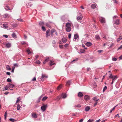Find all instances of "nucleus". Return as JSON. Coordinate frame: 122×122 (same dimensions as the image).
Instances as JSON below:
<instances>
[{"label":"nucleus","mask_w":122,"mask_h":122,"mask_svg":"<svg viewBox=\"0 0 122 122\" xmlns=\"http://www.w3.org/2000/svg\"><path fill=\"white\" fill-rule=\"evenodd\" d=\"M48 76H46L45 74H42V76L41 77H39L38 78V80L40 81V82H42V81L44 80V78H47Z\"/></svg>","instance_id":"obj_1"},{"label":"nucleus","mask_w":122,"mask_h":122,"mask_svg":"<svg viewBox=\"0 0 122 122\" xmlns=\"http://www.w3.org/2000/svg\"><path fill=\"white\" fill-rule=\"evenodd\" d=\"M79 39V37L77 34H75L74 35L73 40L75 41H78Z\"/></svg>","instance_id":"obj_2"},{"label":"nucleus","mask_w":122,"mask_h":122,"mask_svg":"<svg viewBox=\"0 0 122 122\" xmlns=\"http://www.w3.org/2000/svg\"><path fill=\"white\" fill-rule=\"evenodd\" d=\"M77 19L78 20H81L82 19L83 16L81 14H79L77 16Z\"/></svg>","instance_id":"obj_3"},{"label":"nucleus","mask_w":122,"mask_h":122,"mask_svg":"<svg viewBox=\"0 0 122 122\" xmlns=\"http://www.w3.org/2000/svg\"><path fill=\"white\" fill-rule=\"evenodd\" d=\"M46 107L47 105H44L41 107V109L43 112H44L46 110Z\"/></svg>","instance_id":"obj_4"},{"label":"nucleus","mask_w":122,"mask_h":122,"mask_svg":"<svg viewBox=\"0 0 122 122\" xmlns=\"http://www.w3.org/2000/svg\"><path fill=\"white\" fill-rule=\"evenodd\" d=\"M51 58V57H47L46 58H45V61L43 62V63L44 64H45L46 62H47L49 61H50V58Z\"/></svg>","instance_id":"obj_5"},{"label":"nucleus","mask_w":122,"mask_h":122,"mask_svg":"<svg viewBox=\"0 0 122 122\" xmlns=\"http://www.w3.org/2000/svg\"><path fill=\"white\" fill-rule=\"evenodd\" d=\"M100 22L102 23H104L105 22V19L104 18L102 17L100 19Z\"/></svg>","instance_id":"obj_6"},{"label":"nucleus","mask_w":122,"mask_h":122,"mask_svg":"<svg viewBox=\"0 0 122 122\" xmlns=\"http://www.w3.org/2000/svg\"><path fill=\"white\" fill-rule=\"evenodd\" d=\"M50 30L49 29L48 30H47L46 32V36L47 37H48L49 36H50V34H49V32Z\"/></svg>","instance_id":"obj_7"},{"label":"nucleus","mask_w":122,"mask_h":122,"mask_svg":"<svg viewBox=\"0 0 122 122\" xmlns=\"http://www.w3.org/2000/svg\"><path fill=\"white\" fill-rule=\"evenodd\" d=\"M86 45L88 47H89L92 45V43L90 42H87L86 44Z\"/></svg>","instance_id":"obj_8"},{"label":"nucleus","mask_w":122,"mask_h":122,"mask_svg":"<svg viewBox=\"0 0 122 122\" xmlns=\"http://www.w3.org/2000/svg\"><path fill=\"white\" fill-rule=\"evenodd\" d=\"M62 98H66L67 97V95L66 94L62 93L61 95Z\"/></svg>","instance_id":"obj_9"},{"label":"nucleus","mask_w":122,"mask_h":122,"mask_svg":"<svg viewBox=\"0 0 122 122\" xmlns=\"http://www.w3.org/2000/svg\"><path fill=\"white\" fill-rule=\"evenodd\" d=\"M84 98L85 99L86 101L90 99L89 96L87 95H85L84 96Z\"/></svg>","instance_id":"obj_10"},{"label":"nucleus","mask_w":122,"mask_h":122,"mask_svg":"<svg viewBox=\"0 0 122 122\" xmlns=\"http://www.w3.org/2000/svg\"><path fill=\"white\" fill-rule=\"evenodd\" d=\"M97 6L96 4H92L91 6V8L92 9H94Z\"/></svg>","instance_id":"obj_11"},{"label":"nucleus","mask_w":122,"mask_h":122,"mask_svg":"<svg viewBox=\"0 0 122 122\" xmlns=\"http://www.w3.org/2000/svg\"><path fill=\"white\" fill-rule=\"evenodd\" d=\"M122 39V35H120L119 36L118 38L117 39V42H118L120 40H121Z\"/></svg>","instance_id":"obj_12"},{"label":"nucleus","mask_w":122,"mask_h":122,"mask_svg":"<svg viewBox=\"0 0 122 122\" xmlns=\"http://www.w3.org/2000/svg\"><path fill=\"white\" fill-rule=\"evenodd\" d=\"M117 78V77L116 76H113L112 78L113 80V81H114L115 80H116Z\"/></svg>","instance_id":"obj_13"},{"label":"nucleus","mask_w":122,"mask_h":122,"mask_svg":"<svg viewBox=\"0 0 122 122\" xmlns=\"http://www.w3.org/2000/svg\"><path fill=\"white\" fill-rule=\"evenodd\" d=\"M95 38L96 40H99L101 39L100 38L99 35H96L95 36Z\"/></svg>","instance_id":"obj_14"},{"label":"nucleus","mask_w":122,"mask_h":122,"mask_svg":"<svg viewBox=\"0 0 122 122\" xmlns=\"http://www.w3.org/2000/svg\"><path fill=\"white\" fill-rule=\"evenodd\" d=\"M50 66H52L54 64V61H52L51 60H50Z\"/></svg>","instance_id":"obj_15"},{"label":"nucleus","mask_w":122,"mask_h":122,"mask_svg":"<svg viewBox=\"0 0 122 122\" xmlns=\"http://www.w3.org/2000/svg\"><path fill=\"white\" fill-rule=\"evenodd\" d=\"M11 46V44L9 43H6V47L8 48L10 47Z\"/></svg>","instance_id":"obj_16"},{"label":"nucleus","mask_w":122,"mask_h":122,"mask_svg":"<svg viewBox=\"0 0 122 122\" xmlns=\"http://www.w3.org/2000/svg\"><path fill=\"white\" fill-rule=\"evenodd\" d=\"M78 96L79 97H81L83 96V94L81 92H79L78 93Z\"/></svg>","instance_id":"obj_17"},{"label":"nucleus","mask_w":122,"mask_h":122,"mask_svg":"<svg viewBox=\"0 0 122 122\" xmlns=\"http://www.w3.org/2000/svg\"><path fill=\"white\" fill-rule=\"evenodd\" d=\"M66 30L67 32H69L71 30V27H66Z\"/></svg>","instance_id":"obj_18"},{"label":"nucleus","mask_w":122,"mask_h":122,"mask_svg":"<svg viewBox=\"0 0 122 122\" xmlns=\"http://www.w3.org/2000/svg\"><path fill=\"white\" fill-rule=\"evenodd\" d=\"M90 108L89 107L87 106L85 107V110L86 111H88L89 110Z\"/></svg>","instance_id":"obj_19"},{"label":"nucleus","mask_w":122,"mask_h":122,"mask_svg":"<svg viewBox=\"0 0 122 122\" xmlns=\"http://www.w3.org/2000/svg\"><path fill=\"white\" fill-rule=\"evenodd\" d=\"M9 85H6L4 87V88L3 90H8L9 88Z\"/></svg>","instance_id":"obj_20"},{"label":"nucleus","mask_w":122,"mask_h":122,"mask_svg":"<svg viewBox=\"0 0 122 122\" xmlns=\"http://www.w3.org/2000/svg\"><path fill=\"white\" fill-rule=\"evenodd\" d=\"M9 88H13L14 86V85L13 84H12L10 83L9 84Z\"/></svg>","instance_id":"obj_21"},{"label":"nucleus","mask_w":122,"mask_h":122,"mask_svg":"<svg viewBox=\"0 0 122 122\" xmlns=\"http://www.w3.org/2000/svg\"><path fill=\"white\" fill-rule=\"evenodd\" d=\"M32 116L33 117L35 118H36L37 117V116L35 113H32Z\"/></svg>","instance_id":"obj_22"},{"label":"nucleus","mask_w":122,"mask_h":122,"mask_svg":"<svg viewBox=\"0 0 122 122\" xmlns=\"http://www.w3.org/2000/svg\"><path fill=\"white\" fill-rule=\"evenodd\" d=\"M71 24L69 23H67L66 24V27H71Z\"/></svg>","instance_id":"obj_23"},{"label":"nucleus","mask_w":122,"mask_h":122,"mask_svg":"<svg viewBox=\"0 0 122 122\" xmlns=\"http://www.w3.org/2000/svg\"><path fill=\"white\" fill-rule=\"evenodd\" d=\"M75 26L77 30H78L79 29V26L78 24H76L75 25Z\"/></svg>","instance_id":"obj_24"},{"label":"nucleus","mask_w":122,"mask_h":122,"mask_svg":"<svg viewBox=\"0 0 122 122\" xmlns=\"http://www.w3.org/2000/svg\"><path fill=\"white\" fill-rule=\"evenodd\" d=\"M6 70H7L10 71L11 70V68L10 66L8 65H7L6 66Z\"/></svg>","instance_id":"obj_25"},{"label":"nucleus","mask_w":122,"mask_h":122,"mask_svg":"<svg viewBox=\"0 0 122 122\" xmlns=\"http://www.w3.org/2000/svg\"><path fill=\"white\" fill-rule=\"evenodd\" d=\"M26 51L28 53V54L31 53V52L30 51V48H28L26 50Z\"/></svg>","instance_id":"obj_26"},{"label":"nucleus","mask_w":122,"mask_h":122,"mask_svg":"<svg viewBox=\"0 0 122 122\" xmlns=\"http://www.w3.org/2000/svg\"><path fill=\"white\" fill-rule=\"evenodd\" d=\"M118 104L117 105H116V106H115L114 107H113V109L111 110H110V112H109L110 113H111L112 112V111H113V110H114L115 109V107L117 106L118 105V104Z\"/></svg>","instance_id":"obj_27"},{"label":"nucleus","mask_w":122,"mask_h":122,"mask_svg":"<svg viewBox=\"0 0 122 122\" xmlns=\"http://www.w3.org/2000/svg\"><path fill=\"white\" fill-rule=\"evenodd\" d=\"M61 40L64 43L66 41V39L65 38H62Z\"/></svg>","instance_id":"obj_28"},{"label":"nucleus","mask_w":122,"mask_h":122,"mask_svg":"<svg viewBox=\"0 0 122 122\" xmlns=\"http://www.w3.org/2000/svg\"><path fill=\"white\" fill-rule=\"evenodd\" d=\"M115 23L117 25H119V20L117 19L116 20Z\"/></svg>","instance_id":"obj_29"},{"label":"nucleus","mask_w":122,"mask_h":122,"mask_svg":"<svg viewBox=\"0 0 122 122\" xmlns=\"http://www.w3.org/2000/svg\"><path fill=\"white\" fill-rule=\"evenodd\" d=\"M21 44L22 45H24L25 44H28V43L27 42L22 41L21 42Z\"/></svg>","instance_id":"obj_30"},{"label":"nucleus","mask_w":122,"mask_h":122,"mask_svg":"<svg viewBox=\"0 0 122 122\" xmlns=\"http://www.w3.org/2000/svg\"><path fill=\"white\" fill-rule=\"evenodd\" d=\"M48 97H47L46 96L44 97H43V98L42 99V100L43 101H45L47 98Z\"/></svg>","instance_id":"obj_31"},{"label":"nucleus","mask_w":122,"mask_h":122,"mask_svg":"<svg viewBox=\"0 0 122 122\" xmlns=\"http://www.w3.org/2000/svg\"><path fill=\"white\" fill-rule=\"evenodd\" d=\"M71 83V81L68 80L67 81L66 83V84L67 85H68L69 86H70Z\"/></svg>","instance_id":"obj_32"},{"label":"nucleus","mask_w":122,"mask_h":122,"mask_svg":"<svg viewBox=\"0 0 122 122\" xmlns=\"http://www.w3.org/2000/svg\"><path fill=\"white\" fill-rule=\"evenodd\" d=\"M93 99L95 102H97L99 100V99H97L96 97H94Z\"/></svg>","instance_id":"obj_33"},{"label":"nucleus","mask_w":122,"mask_h":122,"mask_svg":"<svg viewBox=\"0 0 122 122\" xmlns=\"http://www.w3.org/2000/svg\"><path fill=\"white\" fill-rule=\"evenodd\" d=\"M9 15L6 14L4 15V18H6L9 17Z\"/></svg>","instance_id":"obj_34"},{"label":"nucleus","mask_w":122,"mask_h":122,"mask_svg":"<svg viewBox=\"0 0 122 122\" xmlns=\"http://www.w3.org/2000/svg\"><path fill=\"white\" fill-rule=\"evenodd\" d=\"M12 37L14 38H16V36L15 33H14L12 34Z\"/></svg>","instance_id":"obj_35"},{"label":"nucleus","mask_w":122,"mask_h":122,"mask_svg":"<svg viewBox=\"0 0 122 122\" xmlns=\"http://www.w3.org/2000/svg\"><path fill=\"white\" fill-rule=\"evenodd\" d=\"M20 108V105L18 104L17 106V109L18 110H19Z\"/></svg>","instance_id":"obj_36"},{"label":"nucleus","mask_w":122,"mask_h":122,"mask_svg":"<svg viewBox=\"0 0 122 122\" xmlns=\"http://www.w3.org/2000/svg\"><path fill=\"white\" fill-rule=\"evenodd\" d=\"M62 87V85H60L57 88V90H59Z\"/></svg>","instance_id":"obj_37"},{"label":"nucleus","mask_w":122,"mask_h":122,"mask_svg":"<svg viewBox=\"0 0 122 122\" xmlns=\"http://www.w3.org/2000/svg\"><path fill=\"white\" fill-rule=\"evenodd\" d=\"M56 30L55 29H52L51 31V34H53L54 32H55Z\"/></svg>","instance_id":"obj_38"},{"label":"nucleus","mask_w":122,"mask_h":122,"mask_svg":"<svg viewBox=\"0 0 122 122\" xmlns=\"http://www.w3.org/2000/svg\"><path fill=\"white\" fill-rule=\"evenodd\" d=\"M20 97H18L17 98V100L16 102L15 103H17L19 101H20L21 100L19 99V98Z\"/></svg>","instance_id":"obj_39"},{"label":"nucleus","mask_w":122,"mask_h":122,"mask_svg":"<svg viewBox=\"0 0 122 122\" xmlns=\"http://www.w3.org/2000/svg\"><path fill=\"white\" fill-rule=\"evenodd\" d=\"M39 24L40 25H43L44 24V22L42 21H40L39 22Z\"/></svg>","instance_id":"obj_40"},{"label":"nucleus","mask_w":122,"mask_h":122,"mask_svg":"<svg viewBox=\"0 0 122 122\" xmlns=\"http://www.w3.org/2000/svg\"><path fill=\"white\" fill-rule=\"evenodd\" d=\"M80 52L82 53H84L85 52V51L83 49H81L80 50Z\"/></svg>","instance_id":"obj_41"},{"label":"nucleus","mask_w":122,"mask_h":122,"mask_svg":"<svg viewBox=\"0 0 122 122\" xmlns=\"http://www.w3.org/2000/svg\"><path fill=\"white\" fill-rule=\"evenodd\" d=\"M43 96V95H41L39 97V98H38V102H40V100H41V99L42 97Z\"/></svg>","instance_id":"obj_42"},{"label":"nucleus","mask_w":122,"mask_h":122,"mask_svg":"<svg viewBox=\"0 0 122 122\" xmlns=\"http://www.w3.org/2000/svg\"><path fill=\"white\" fill-rule=\"evenodd\" d=\"M5 9L6 10H10V9L9 7L7 5L6 6L5 8Z\"/></svg>","instance_id":"obj_43"},{"label":"nucleus","mask_w":122,"mask_h":122,"mask_svg":"<svg viewBox=\"0 0 122 122\" xmlns=\"http://www.w3.org/2000/svg\"><path fill=\"white\" fill-rule=\"evenodd\" d=\"M42 30L44 31H45L46 30V29L45 28L44 26H42Z\"/></svg>","instance_id":"obj_44"},{"label":"nucleus","mask_w":122,"mask_h":122,"mask_svg":"<svg viewBox=\"0 0 122 122\" xmlns=\"http://www.w3.org/2000/svg\"><path fill=\"white\" fill-rule=\"evenodd\" d=\"M3 27L5 28H7L8 27L7 25L5 24H3Z\"/></svg>","instance_id":"obj_45"},{"label":"nucleus","mask_w":122,"mask_h":122,"mask_svg":"<svg viewBox=\"0 0 122 122\" xmlns=\"http://www.w3.org/2000/svg\"><path fill=\"white\" fill-rule=\"evenodd\" d=\"M107 89V87L106 86H105V87H104L103 88V92H105V90H106Z\"/></svg>","instance_id":"obj_46"},{"label":"nucleus","mask_w":122,"mask_h":122,"mask_svg":"<svg viewBox=\"0 0 122 122\" xmlns=\"http://www.w3.org/2000/svg\"><path fill=\"white\" fill-rule=\"evenodd\" d=\"M9 120L10 121H11L12 122H13L15 121V119L13 118H10L9 119Z\"/></svg>","instance_id":"obj_47"},{"label":"nucleus","mask_w":122,"mask_h":122,"mask_svg":"<svg viewBox=\"0 0 122 122\" xmlns=\"http://www.w3.org/2000/svg\"><path fill=\"white\" fill-rule=\"evenodd\" d=\"M46 26H47L49 27H50V28L51 27V26L50 25H49V23H46Z\"/></svg>","instance_id":"obj_48"},{"label":"nucleus","mask_w":122,"mask_h":122,"mask_svg":"<svg viewBox=\"0 0 122 122\" xmlns=\"http://www.w3.org/2000/svg\"><path fill=\"white\" fill-rule=\"evenodd\" d=\"M93 86L94 87H96L97 85L96 83L95 82H94L93 83Z\"/></svg>","instance_id":"obj_49"},{"label":"nucleus","mask_w":122,"mask_h":122,"mask_svg":"<svg viewBox=\"0 0 122 122\" xmlns=\"http://www.w3.org/2000/svg\"><path fill=\"white\" fill-rule=\"evenodd\" d=\"M7 81L8 82H10L11 81V80L10 79L8 78L7 79Z\"/></svg>","instance_id":"obj_50"},{"label":"nucleus","mask_w":122,"mask_h":122,"mask_svg":"<svg viewBox=\"0 0 122 122\" xmlns=\"http://www.w3.org/2000/svg\"><path fill=\"white\" fill-rule=\"evenodd\" d=\"M112 59L113 61H116L117 60V59L115 58H112Z\"/></svg>","instance_id":"obj_51"},{"label":"nucleus","mask_w":122,"mask_h":122,"mask_svg":"<svg viewBox=\"0 0 122 122\" xmlns=\"http://www.w3.org/2000/svg\"><path fill=\"white\" fill-rule=\"evenodd\" d=\"M14 69H15V67H13L12 68V70L11 71V72H12L13 73L14 72Z\"/></svg>","instance_id":"obj_52"},{"label":"nucleus","mask_w":122,"mask_h":122,"mask_svg":"<svg viewBox=\"0 0 122 122\" xmlns=\"http://www.w3.org/2000/svg\"><path fill=\"white\" fill-rule=\"evenodd\" d=\"M17 20L19 21H20V22H22L23 21V20L22 19H17Z\"/></svg>","instance_id":"obj_53"},{"label":"nucleus","mask_w":122,"mask_h":122,"mask_svg":"<svg viewBox=\"0 0 122 122\" xmlns=\"http://www.w3.org/2000/svg\"><path fill=\"white\" fill-rule=\"evenodd\" d=\"M3 36L4 37H5V38H7L8 37V36L7 35H3Z\"/></svg>","instance_id":"obj_54"},{"label":"nucleus","mask_w":122,"mask_h":122,"mask_svg":"<svg viewBox=\"0 0 122 122\" xmlns=\"http://www.w3.org/2000/svg\"><path fill=\"white\" fill-rule=\"evenodd\" d=\"M75 106L77 107H81V106L80 104H78L76 105Z\"/></svg>","instance_id":"obj_55"},{"label":"nucleus","mask_w":122,"mask_h":122,"mask_svg":"<svg viewBox=\"0 0 122 122\" xmlns=\"http://www.w3.org/2000/svg\"><path fill=\"white\" fill-rule=\"evenodd\" d=\"M7 113L6 112H5V119H6V116H7Z\"/></svg>","instance_id":"obj_56"},{"label":"nucleus","mask_w":122,"mask_h":122,"mask_svg":"<svg viewBox=\"0 0 122 122\" xmlns=\"http://www.w3.org/2000/svg\"><path fill=\"white\" fill-rule=\"evenodd\" d=\"M122 48V45H121L120 47H119L118 49L117 50H118L119 49H121Z\"/></svg>","instance_id":"obj_57"},{"label":"nucleus","mask_w":122,"mask_h":122,"mask_svg":"<svg viewBox=\"0 0 122 122\" xmlns=\"http://www.w3.org/2000/svg\"><path fill=\"white\" fill-rule=\"evenodd\" d=\"M113 76H112V75L111 74H110V76H109V77L110 78H112V77Z\"/></svg>","instance_id":"obj_58"},{"label":"nucleus","mask_w":122,"mask_h":122,"mask_svg":"<svg viewBox=\"0 0 122 122\" xmlns=\"http://www.w3.org/2000/svg\"><path fill=\"white\" fill-rule=\"evenodd\" d=\"M61 98H62L61 96H59L57 97V98L58 100H59Z\"/></svg>","instance_id":"obj_59"},{"label":"nucleus","mask_w":122,"mask_h":122,"mask_svg":"<svg viewBox=\"0 0 122 122\" xmlns=\"http://www.w3.org/2000/svg\"><path fill=\"white\" fill-rule=\"evenodd\" d=\"M71 34H69L68 35V37L69 39L71 38Z\"/></svg>","instance_id":"obj_60"},{"label":"nucleus","mask_w":122,"mask_h":122,"mask_svg":"<svg viewBox=\"0 0 122 122\" xmlns=\"http://www.w3.org/2000/svg\"><path fill=\"white\" fill-rule=\"evenodd\" d=\"M93 121V120L89 119L87 122H92Z\"/></svg>","instance_id":"obj_61"},{"label":"nucleus","mask_w":122,"mask_h":122,"mask_svg":"<svg viewBox=\"0 0 122 122\" xmlns=\"http://www.w3.org/2000/svg\"><path fill=\"white\" fill-rule=\"evenodd\" d=\"M102 51H103V50H98L97 51V52H98L99 53H100Z\"/></svg>","instance_id":"obj_62"},{"label":"nucleus","mask_w":122,"mask_h":122,"mask_svg":"<svg viewBox=\"0 0 122 122\" xmlns=\"http://www.w3.org/2000/svg\"><path fill=\"white\" fill-rule=\"evenodd\" d=\"M36 78L35 77H34L32 79V81H36Z\"/></svg>","instance_id":"obj_63"},{"label":"nucleus","mask_w":122,"mask_h":122,"mask_svg":"<svg viewBox=\"0 0 122 122\" xmlns=\"http://www.w3.org/2000/svg\"><path fill=\"white\" fill-rule=\"evenodd\" d=\"M83 120V119L82 118L79 121V122H82Z\"/></svg>","instance_id":"obj_64"}]
</instances>
